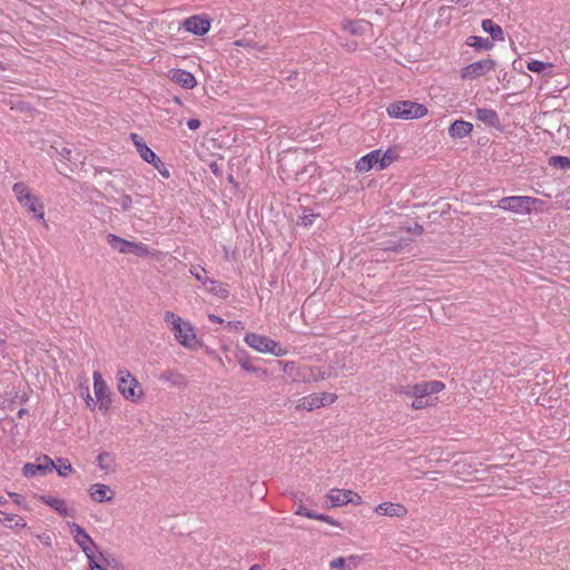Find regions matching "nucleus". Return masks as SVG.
Listing matches in <instances>:
<instances>
[{"instance_id": "nucleus-31", "label": "nucleus", "mask_w": 570, "mask_h": 570, "mask_svg": "<svg viewBox=\"0 0 570 570\" xmlns=\"http://www.w3.org/2000/svg\"><path fill=\"white\" fill-rule=\"evenodd\" d=\"M366 23L363 21H347L343 24V29L351 35H362L365 32Z\"/></svg>"}, {"instance_id": "nucleus-22", "label": "nucleus", "mask_w": 570, "mask_h": 570, "mask_svg": "<svg viewBox=\"0 0 570 570\" xmlns=\"http://www.w3.org/2000/svg\"><path fill=\"white\" fill-rule=\"evenodd\" d=\"M348 495H351V490L333 489L327 494V500L332 507H342L348 503Z\"/></svg>"}, {"instance_id": "nucleus-27", "label": "nucleus", "mask_w": 570, "mask_h": 570, "mask_svg": "<svg viewBox=\"0 0 570 570\" xmlns=\"http://www.w3.org/2000/svg\"><path fill=\"white\" fill-rule=\"evenodd\" d=\"M356 559L355 556H351L347 560L338 557L330 562V567L337 570H352L353 566L356 564Z\"/></svg>"}, {"instance_id": "nucleus-36", "label": "nucleus", "mask_w": 570, "mask_h": 570, "mask_svg": "<svg viewBox=\"0 0 570 570\" xmlns=\"http://www.w3.org/2000/svg\"><path fill=\"white\" fill-rule=\"evenodd\" d=\"M190 274L200 282L204 286H207V282H209V277L206 276V271L202 266H193L190 268Z\"/></svg>"}, {"instance_id": "nucleus-58", "label": "nucleus", "mask_w": 570, "mask_h": 570, "mask_svg": "<svg viewBox=\"0 0 570 570\" xmlns=\"http://www.w3.org/2000/svg\"><path fill=\"white\" fill-rule=\"evenodd\" d=\"M26 414H27V410H26V409H20V410L18 411V416H19V417H22V416H23V415H26Z\"/></svg>"}, {"instance_id": "nucleus-59", "label": "nucleus", "mask_w": 570, "mask_h": 570, "mask_svg": "<svg viewBox=\"0 0 570 570\" xmlns=\"http://www.w3.org/2000/svg\"><path fill=\"white\" fill-rule=\"evenodd\" d=\"M99 560H100V561H104V562H106V563L108 564V559H107V558H105V556H104V553H102V552H99Z\"/></svg>"}, {"instance_id": "nucleus-53", "label": "nucleus", "mask_w": 570, "mask_h": 570, "mask_svg": "<svg viewBox=\"0 0 570 570\" xmlns=\"http://www.w3.org/2000/svg\"><path fill=\"white\" fill-rule=\"evenodd\" d=\"M402 248V245L401 244H394V245H389L386 246V249H390V250H393V252H397Z\"/></svg>"}, {"instance_id": "nucleus-11", "label": "nucleus", "mask_w": 570, "mask_h": 570, "mask_svg": "<svg viewBox=\"0 0 570 570\" xmlns=\"http://www.w3.org/2000/svg\"><path fill=\"white\" fill-rule=\"evenodd\" d=\"M55 470V462L48 455L38 458V463H26L22 468V474L26 478H33L38 474L45 475Z\"/></svg>"}, {"instance_id": "nucleus-40", "label": "nucleus", "mask_w": 570, "mask_h": 570, "mask_svg": "<svg viewBox=\"0 0 570 570\" xmlns=\"http://www.w3.org/2000/svg\"><path fill=\"white\" fill-rule=\"evenodd\" d=\"M430 405H432V402L428 397H415V400L412 403V407L414 410H421Z\"/></svg>"}, {"instance_id": "nucleus-13", "label": "nucleus", "mask_w": 570, "mask_h": 570, "mask_svg": "<svg viewBox=\"0 0 570 570\" xmlns=\"http://www.w3.org/2000/svg\"><path fill=\"white\" fill-rule=\"evenodd\" d=\"M175 338L185 347L194 348L197 344L196 335L188 323L181 322L180 333L178 330H171Z\"/></svg>"}, {"instance_id": "nucleus-41", "label": "nucleus", "mask_w": 570, "mask_h": 570, "mask_svg": "<svg viewBox=\"0 0 570 570\" xmlns=\"http://www.w3.org/2000/svg\"><path fill=\"white\" fill-rule=\"evenodd\" d=\"M150 164L159 171V174L163 177L169 178V176H170L169 170L165 167L164 163L160 159H159V163L153 161Z\"/></svg>"}, {"instance_id": "nucleus-50", "label": "nucleus", "mask_w": 570, "mask_h": 570, "mask_svg": "<svg viewBox=\"0 0 570 570\" xmlns=\"http://www.w3.org/2000/svg\"><path fill=\"white\" fill-rule=\"evenodd\" d=\"M130 138L132 140V142L135 144V146L137 147V144H144L145 141L142 140L141 137H139L137 134H130Z\"/></svg>"}, {"instance_id": "nucleus-20", "label": "nucleus", "mask_w": 570, "mask_h": 570, "mask_svg": "<svg viewBox=\"0 0 570 570\" xmlns=\"http://www.w3.org/2000/svg\"><path fill=\"white\" fill-rule=\"evenodd\" d=\"M173 80L185 89H191L197 83L193 73L181 69L173 71Z\"/></svg>"}, {"instance_id": "nucleus-12", "label": "nucleus", "mask_w": 570, "mask_h": 570, "mask_svg": "<svg viewBox=\"0 0 570 570\" xmlns=\"http://www.w3.org/2000/svg\"><path fill=\"white\" fill-rule=\"evenodd\" d=\"M184 27L187 31L194 35L203 36L208 32L210 28V21L200 16H193L185 20Z\"/></svg>"}, {"instance_id": "nucleus-14", "label": "nucleus", "mask_w": 570, "mask_h": 570, "mask_svg": "<svg viewBox=\"0 0 570 570\" xmlns=\"http://www.w3.org/2000/svg\"><path fill=\"white\" fill-rule=\"evenodd\" d=\"M380 165V149H376L360 158L356 163V169L360 173H366L373 168L376 170H382Z\"/></svg>"}, {"instance_id": "nucleus-39", "label": "nucleus", "mask_w": 570, "mask_h": 570, "mask_svg": "<svg viewBox=\"0 0 570 570\" xmlns=\"http://www.w3.org/2000/svg\"><path fill=\"white\" fill-rule=\"evenodd\" d=\"M318 214H314L309 210H304L303 216L301 217V224L305 227L311 226Z\"/></svg>"}, {"instance_id": "nucleus-60", "label": "nucleus", "mask_w": 570, "mask_h": 570, "mask_svg": "<svg viewBox=\"0 0 570 570\" xmlns=\"http://www.w3.org/2000/svg\"><path fill=\"white\" fill-rule=\"evenodd\" d=\"M249 570H261V566L259 564H253Z\"/></svg>"}, {"instance_id": "nucleus-35", "label": "nucleus", "mask_w": 570, "mask_h": 570, "mask_svg": "<svg viewBox=\"0 0 570 570\" xmlns=\"http://www.w3.org/2000/svg\"><path fill=\"white\" fill-rule=\"evenodd\" d=\"M97 461H98V466L100 468V470L108 471L110 469L114 460H112V456L110 453L102 452L97 456Z\"/></svg>"}, {"instance_id": "nucleus-47", "label": "nucleus", "mask_w": 570, "mask_h": 570, "mask_svg": "<svg viewBox=\"0 0 570 570\" xmlns=\"http://www.w3.org/2000/svg\"><path fill=\"white\" fill-rule=\"evenodd\" d=\"M199 126H200V121H199L198 119L193 118V119H189V120L187 121V127H188L190 130H196V129H198V128H199Z\"/></svg>"}, {"instance_id": "nucleus-61", "label": "nucleus", "mask_w": 570, "mask_h": 570, "mask_svg": "<svg viewBox=\"0 0 570 570\" xmlns=\"http://www.w3.org/2000/svg\"><path fill=\"white\" fill-rule=\"evenodd\" d=\"M0 69H2V70H4V69H6V68H4V66H3V63H2L1 61H0Z\"/></svg>"}, {"instance_id": "nucleus-54", "label": "nucleus", "mask_w": 570, "mask_h": 570, "mask_svg": "<svg viewBox=\"0 0 570 570\" xmlns=\"http://www.w3.org/2000/svg\"><path fill=\"white\" fill-rule=\"evenodd\" d=\"M10 497L13 498L14 502L21 504V495L18 493H10Z\"/></svg>"}, {"instance_id": "nucleus-24", "label": "nucleus", "mask_w": 570, "mask_h": 570, "mask_svg": "<svg viewBox=\"0 0 570 570\" xmlns=\"http://www.w3.org/2000/svg\"><path fill=\"white\" fill-rule=\"evenodd\" d=\"M0 522L9 528H24L26 527V522L21 517L17 515L14 513H7L1 510H0Z\"/></svg>"}, {"instance_id": "nucleus-5", "label": "nucleus", "mask_w": 570, "mask_h": 570, "mask_svg": "<svg viewBox=\"0 0 570 570\" xmlns=\"http://www.w3.org/2000/svg\"><path fill=\"white\" fill-rule=\"evenodd\" d=\"M538 202L539 199L530 196H508L499 200L498 207L503 210L525 215L531 212L532 206Z\"/></svg>"}, {"instance_id": "nucleus-25", "label": "nucleus", "mask_w": 570, "mask_h": 570, "mask_svg": "<svg viewBox=\"0 0 570 570\" xmlns=\"http://www.w3.org/2000/svg\"><path fill=\"white\" fill-rule=\"evenodd\" d=\"M94 391L97 400L109 396L108 386L99 372H94Z\"/></svg>"}, {"instance_id": "nucleus-48", "label": "nucleus", "mask_w": 570, "mask_h": 570, "mask_svg": "<svg viewBox=\"0 0 570 570\" xmlns=\"http://www.w3.org/2000/svg\"><path fill=\"white\" fill-rule=\"evenodd\" d=\"M98 401L100 403V405H99L100 410H108V407H109V405L111 403L110 396H106V397H104L101 400H98Z\"/></svg>"}, {"instance_id": "nucleus-16", "label": "nucleus", "mask_w": 570, "mask_h": 570, "mask_svg": "<svg viewBox=\"0 0 570 570\" xmlns=\"http://www.w3.org/2000/svg\"><path fill=\"white\" fill-rule=\"evenodd\" d=\"M40 500L45 504H47L50 508H52L53 510H56L60 515H63V517H73L75 515V511L72 509H69L67 507L66 501L62 499L51 497V495H41Z\"/></svg>"}, {"instance_id": "nucleus-52", "label": "nucleus", "mask_w": 570, "mask_h": 570, "mask_svg": "<svg viewBox=\"0 0 570 570\" xmlns=\"http://www.w3.org/2000/svg\"><path fill=\"white\" fill-rule=\"evenodd\" d=\"M208 318H209L212 322L217 323V324H222V323L224 322L222 317L216 316V315H214V314H209V315H208Z\"/></svg>"}, {"instance_id": "nucleus-34", "label": "nucleus", "mask_w": 570, "mask_h": 570, "mask_svg": "<svg viewBox=\"0 0 570 570\" xmlns=\"http://www.w3.org/2000/svg\"><path fill=\"white\" fill-rule=\"evenodd\" d=\"M164 321L167 324L171 325V330H178V332L180 333V325L183 320L178 315L167 311L164 315Z\"/></svg>"}, {"instance_id": "nucleus-28", "label": "nucleus", "mask_w": 570, "mask_h": 570, "mask_svg": "<svg viewBox=\"0 0 570 570\" xmlns=\"http://www.w3.org/2000/svg\"><path fill=\"white\" fill-rule=\"evenodd\" d=\"M205 287L208 292H210L212 294L219 298H227L229 295V292L227 291V288L223 286L222 283L212 278H209V282H207V286Z\"/></svg>"}, {"instance_id": "nucleus-51", "label": "nucleus", "mask_w": 570, "mask_h": 570, "mask_svg": "<svg viewBox=\"0 0 570 570\" xmlns=\"http://www.w3.org/2000/svg\"><path fill=\"white\" fill-rule=\"evenodd\" d=\"M294 368V363L293 362H286L284 363L283 365V371L284 373H288L291 374L292 370Z\"/></svg>"}, {"instance_id": "nucleus-1", "label": "nucleus", "mask_w": 570, "mask_h": 570, "mask_svg": "<svg viewBox=\"0 0 570 570\" xmlns=\"http://www.w3.org/2000/svg\"><path fill=\"white\" fill-rule=\"evenodd\" d=\"M12 190L21 206L26 207L29 213H32L36 218L46 223L43 204L37 196L29 191L27 185L23 183H16ZM45 225L47 226V224Z\"/></svg>"}, {"instance_id": "nucleus-46", "label": "nucleus", "mask_w": 570, "mask_h": 570, "mask_svg": "<svg viewBox=\"0 0 570 570\" xmlns=\"http://www.w3.org/2000/svg\"><path fill=\"white\" fill-rule=\"evenodd\" d=\"M240 366L247 372H256V367L250 364L248 361H239Z\"/></svg>"}, {"instance_id": "nucleus-19", "label": "nucleus", "mask_w": 570, "mask_h": 570, "mask_svg": "<svg viewBox=\"0 0 570 570\" xmlns=\"http://www.w3.org/2000/svg\"><path fill=\"white\" fill-rule=\"evenodd\" d=\"M159 380L166 383H169L171 386L181 387L187 384L186 377L176 370H166L164 371Z\"/></svg>"}, {"instance_id": "nucleus-15", "label": "nucleus", "mask_w": 570, "mask_h": 570, "mask_svg": "<svg viewBox=\"0 0 570 570\" xmlns=\"http://www.w3.org/2000/svg\"><path fill=\"white\" fill-rule=\"evenodd\" d=\"M375 511L382 515L404 518L407 514V509L400 503L383 502L380 503Z\"/></svg>"}, {"instance_id": "nucleus-8", "label": "nucleus", "mask_w": 570, "mask_h": 570, "mask_svg": "<svg viewBox=\"0 0 570 570\" xmlns=\"http://www.w3.org/2000/svg\"><path fill=\"white\" fill-rule=\"evenodd\" d=\"M69 527L71 529V533L73 534L76 543L80 547V549L86 554L88 560L90 562H94V551L97 548V546L91 539V537L86 532V530L81 525L75 522L69 523Z\"/></svg>"}, {"instance_id": "nucleus-32", "label": "nucleus", "mask_w": 570, "mask_h": 570, "mask_svg": "<svg viewBox=\"0 0 570 570\" xmlns=\"http://www.w3.org/2000/svg\"><path fill=\"white\" fill-rule=\"evenodd\" d=\"M397 158V155L395 151L389 149L386 151H382L380 149V168L384 169L387 166H390L395 159Z\"/></svg>"}, {"instance_id": "nucleus-18", "label": "nucleus", "mask_w": 570, "mask_h": 570, "mask_svg": "<svg viewBox=\"0 0 570 570\" xmlns=\"http://www.w3.org/2000/svg\"><path fill=\"white\" fill-rule=\"evenodd\" d=\"M475 117L478 120L491 127H499L500 119L495 110L488 108H478L475 110Z\"/></svg>"}, {"instance_id": "nucleus-62", "label": "nucleus", "mask_w": 570, "mask_h": 570, "mask_svg": "<svg viewBox=\"0 0 570 570\" xmlns=\"http://www.w3.org/2000/svg\"><path fill=\"white\" fill-rule=\"evenodd\" d=\"M210 168H214V171H217V167H214V165H210Z\"/></svg>"}, {"instance_id": "nucleus-10", "label": "nucleus", "mask_w": 570, "mask_h": 570, "mask_svg": "<svg viewBox=\"0 0 570 570\" xmlns=\"http://www.w3.org/2000/svg\"><path fill=\"white\" fill-rule=\"evenodd\" d=\"M494 67L495 61L488 58L465 66L464 68L461 69L460 73L463 79L473 80L487 75L488 72L493 70Z\"/></svg>"}, {"instance_id": "nucleus-49", "label": "nucleus", "mask_w": 570, "mask_h": 570, "mask_svg": "<svg viewBox=\"0 0 570 570\" xmlns=\"http://www.w3.org/2000/svg\"><path fill=\"white\" fill-rule=\"evenodd\" d=\"M89 566L91 568V570H106L101 564H99L97 561H96V558L94 557V562H90L89 561Z\"/></svg>"}, {"instance_id": "nucleus-6", "label": "nucleus", "mask_w": 570, "mask_h": 570, "mask_svg": "<svg viewBox=\"0 0 570 570\" xmlns=\"http://www.w3.org/2000/svg\"><path fill=\"white\" fill-rule=\"evenodd\" d=\"M107 243L112 249L119 252L120 254L132 253L140 257L147 256L149 254V249L145 244L129 242L114 234L107 235Z\"/></svg>"}, {"instance_id": "nucleus-45", "label": "nucleus", "mask_w": 570, "mask_h": 570, "mask_svg": "<svg viewBox=\"0 0 570 570\" xmlns=\"http://www.w3.org/2000/svg\"><path fill=\"white\" fill-rule=\"evenodd\" d=\"M59 155L66 159V160H71L72 159V150L68 147H63L60 151H59Z\"/></svg>"}, {"instance_id": "nucleus-7", "label": "nucleus", "mask_w": 570, "mask_h": 570, "mask_svg": "<svg viewBox=\"0 0 570 570\" xmlns=\"http://www.w3.org/2000/svg\"><path fill=\"white\" fill-rule=\"evenodd\" d=\"M337 396L332 393H313L299 399L296 403V410L313 411L321 406L331 405L336 401Z\"/></svg>"}, {"instance_id": "nucleus-42", "label": "nucleus", "mask_w": 570, "mask_h": 570, "mask_svg": "<svg viewBox=\"0 0 570 570\" xmlns=\"http://www.w3.org/2000/svg\"><path fill=\"white\" fill-rule=\"evenodd\" d=\"M315 520H320V521H323V522H326L331 525H334V527H340L341 523L336 520H334L332 517L327 515V514H321V513H317L316 517H315Z\"/></svg>"}, {"instance_id": "nucleus-56", "label": "nucleus", "mask_w": 570, "mask_h": 570, "mask_svg": "<svg viewBox=\"0 0 570 570\" xmlns=\"http://www.w3.org/2000/svg\"><path fill=\"white\" fill-rule=\"evenodd\" d=\"M413 232H414L415 234H419V235H420V234H422V233H423V227H422L421 225H419V224H415V227L413 228Z\"/></svg>"}, {"instance_id": "nucleus-26", "label": "nucleus", "mask_w": 570, "mask_h": 570, "mask_svg": "<svg viewBox=\"0 0 570 570\" xmlns=\"http://www.w3.org/2000/svg\"><path fill=\"white\" fill-rule=\"evenodd\" d=\"M466 45L474 48L475 50H490L494 46L491 40L479 36H470L466 39Z\"/></svg>"}, {"instance_id": "nucleus-29", "label": "nucleus", "mask_w": 570, "mask_h": 570, "mask_svg": "<svg viewBox=\"0 0 570 570\" xmlns=\"http://www.w3.org/2000/svg\"><path fill=\"white\" fill-rule=\"evenodd\" d=\"M527 68L532 72H546L548 76H552V63H546L539 60H531L528 62Z\"/></svg>"}, {"instance_id": "nucleus-37", "label": "nucleus", "mask_w": 570, "mask_h": 570, "mask_svg": "<svg viewBox=\"0 0 570 570\" xmlns=\"http://www.w3.org/2000/svg\"><path fill=\"white\" fill-rule=\"evenodd\" d=\"M58 462H59V465L58 466L55 465V469L57 470L58 474L60 476L69 475V473H71V471H72V466H71L69 460L59 459Z\"/></svg>"}, {"instance_id": "nucleus-4", "label": "nucleus", "mask_w": 570, "mask_h": 570, "mask_svg": "<svg viewBox=\"0 0 570 570\" xmlns=\"http://www.w3.org/2000/svg\"><path fill=\"white\" fill-rule=\"evenodd\" d=\"M117 387L119 393L127 400L138 401L144 395L139 382L126 368L119 370L117 373Z\"/></svg>"}, {"instance_id": "nucleus-3", "label": "nucleus", "mask_w": 570, "mask_h": 570, "mask_svg": "<svg viewBox=\"0 0 570 570\" xmlns=\"http://www.w3.org/2000/svg\"><path fill=\"white\" fill-rule=\"evenodd\" d=\"M245 343L261 353H271L275 356H284L287 348L281 346L276 341L256 333H247L244 337Z\"/></svg>"}, {"instance_id": "nucleus-44", "label": "nucleus", "mask_w": 570, "mask_h": 570, "mask_svg": "<svg viewBox=\"0 0 570 570\" xmlns=\"http://www.w3.org/2000/svg\"><path fill=\"white\" fill-rule=\"evenodd\" d=\"M348 503H353L355 505H360L362 504V498L360 494H357L356 492H353L351 490V495H348Z\"/></svg>"}, {"instance_id": "nucleus-21", "label": "nucleus", "mask_w": 570, "mask_h": 570, "mask_svg": "<svg viewBox=\"0 0 570 570\" xmlns=\"http://www.w3.org/2000/svg\"><path fill=\"white\" fill-rule=\"evenodd\" d=\"M473 129V125L464 120H455L449 128V135L453 138H463Z\"/></svg>"}, {"instance_id": "nucleus-63", "label": "nucleus", "mask_w": 570, "mask_h": 570, "mask_svg": "<svg viewBox=\"0 0 570 570\" xmlns=\"http://www.w3.org/2000/svg\"><path fill=\"white\" fill-rule=\"evenodd\" d=\"M210 168H214V171H217V167H214V165H210Z\"/></svg>"}, {"instance_id": "nucleus-9", "label": "nucleus", "mask_w": 570, "mask_h": 570, "mask_svg": "<svg viewBox=\"0 0 570 570\" xmlns=\"http://www.w3.org/2000/svg\"><path fill=\"white\" fill-rule=\"evenodd\" d=\"M444 389L441 381L421 382L414 385L406 386L402 393L413 397H428L432 394L440 393Z\"/></svg>"}, {"instance_id": "nucleus-55", "label": "nucleus", "mask_w": 570, "mask_h": 570, "mask_svg": "<svg viewBox=\"0 0 570 570\" xmlns=\"http://www.w3.org/2000/svg\"><path fill=\"white\" fill-rule=\"evenodd\" d=\"M330 374H327L326 372H322V371H318V374L317 376L315 377L316 381L318 380H324Z\"/></svg>"}, {"instance_id": "nucleus-17", "label": "nucleus", "mask_w": 570, "mask_h": 570, "mask_svg": "<svg viewBox=\"0 0 570 570\" xmlns=\"http://www.w3.org/2000/svg\"><path fill=\"white\" fill-rule=\"evenodd\" d=\"M89 494L91 499L98 503L110 502L114 499V492L111 489L101 483L92 484L89 489Z\"/></svg>"}, {"instance_id": "nucleus-23", "label": "nucleus", "mask_w": 570, "mask_h": 570, "mask_svg": "<svg viewBox=\"0 0 570 570\" xmlns=\"http://www.w3.org/2000/svg\"><path fill=\"white\" fill-rule=\"evenodd\" d=\"M482 29L490 33L491 38L497 41H503L504 40V33L502 28L494 23L491 19H484L482 21Z\"/></svg>"}, {"instance_id": "nucleus-33", "label": "nucleus", "mask_w": 570, "mask_h": 570, "mask_svg": "<svg viewBox=\"0 0 570 570\" xmlns=\"http://www.w3.org/2000/svg\"><path fill=\"white\" fill-rule=\"evenodd\" d=\"M549 164L556 168L566 170L570 168V158L564 156H552L549 159Z\"/></svg>"}, {"instance_id": "nucleus-30", "label": "nucleus", "mask_w": 570, "mask_h": 570, "mask_svg": "<svg viewBox=\"0 0 570 570\" xmlns=\"http://www.w3.org/2000/svg\"><path fill=\"white\" fill-rule=\"evenodd\" d=\"M137 151L139 153L140 157L148 164L153 161L159 163V157L145 142L137 144Z\"/></svg>"}, {"instance_id": "nucleus-43", "label": "nucleus", "mask_w": 570, "mask_h": 570, "mask_svg": "<svg viewBox=\"0 0 570 570\" xmlns=\"http://www.w3.org/2000/svg\"><path fill=\"white\" fill-rule=\"evenodd\" d=\"M118 202L124 210H128L132 204L131 197L129 195H122Z\"/></svg>"}, {"instance_id": "nucleus-38", "label": "nucleus", "mask_w": 570, "mask_h": 570, "mask_svg": "<svg viewBox=\"0 0 570 570\" xmlns=\"http://www.w3.org/2000/svg\"><path fill=\"white\" fill-rule=\"evenodd\" d=\"M295 514L304 515L308 519H315L316 514L312 510L307 509L302 502H299L296 507Z\"/></svg>"}, {"instance_id": "nucleus-64", "label": "nucleus", "mask_w": 570, "mask_h": 570, "mask_svg": "<svg viewBox=\"0 0 570 570\" xmlns=\"http://www.w3.org/2000/svg\"><path fill=\"white\" fill-rule=\"evenodd\" d=\"M281 570H286V569H281Z\"/></svg>"}, {"instance_id": "nucleus-2", "label": "nucleus", "mask_w": 570, "mask_h": 570, "mask_svg": "<svg viewBox=\"0 0 570 570\" xmlns=\"http://www.w3.org/2000/svg\"><path fill=\"white\" fill-rule=\"evenodd\" d=\"M386 110L390 117L405 120L422 118L428 114V108L424 105L410 100L393 102Z\"/></svg>"}, {"instance_id": "nucleus-57", "label": "nucleus", "mask_w": 570, "mask_h": 570, "mask_svg": "<svg viewBox=\"0 0 570 570\" xmlns=\"http://www.w3.org/2000/svg\"><path fill=\"white\" fill-rule=\"evenodd\" d=\"M92 403H94V400H92V397L90 396L89 391L87 390V404H88L89 406H91V404H92Z\"/></svg>"}]
</instances>
